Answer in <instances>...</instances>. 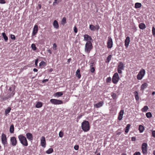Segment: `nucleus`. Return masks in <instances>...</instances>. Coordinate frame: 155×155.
Here are the masks:
<instances>
[{
    "instance_id": "obj_1",
    "label": "nucleus",
    "mask_w": 155,
    "mask_h": 155,
    "mask_svg": "<svg viewBox=\"0 0 155 155\" xmlns=\"http://www.w3.org/2000/svg\"><path fill=\"white\" fill-rule=\"evenodd\" d=\"M81 128L84 132H87L90 130V127L89 122L87 120H84L82 123Z\"/></svg>"
},
{
    "instance_id": "obj_2",
    "label": "nucleus",
    "mask_w": 155,
    "mask_h": 155,
    "mask_svg": "<svg viewBox=\"0 0 155 155\" xmlns=\"http://www.w3.org/2000/svg\"><path fill=\"white\" fill-rule=\"evenodd\" d=\"M18 138L20 143L23 145L27 146L28 145V143L26 137L22 135H20L18 136Z\"/></svg>"
},
{
    "instance_id": "obj_3",
    "label": "nucleus",
    "mask_w": 155,
    "mask_h": 155,
    "mask_svg": "<svg viewBox=\"0 0 155 155\" xmlns=\"http://www.w3.org/2000/svg\"><path fill=\"white\" fill-rule=\"evenodd\" d=\"M92 46L91 42L90 41H87V42L85 45V51L89 52L92 49Z\"/></svg>"
},
{
    "instance_id": "obj_4",
    "label": "nucleus",
    "mask_w": 155,
    "mask_h": 155,
    "mask_svg": "<svg viewBox=\"0 0 155 155\" xmlns=\"http://www.w3.org/2000/svg\"><path fill=\"white\" fill-rule=\"evenodd\" d=\"M145 71L143 69L140 70L137 75V79L138 80H141L143 77L145 75Z\"/></svg>"
},
{
    "instance_id": "obj_5",
    "label": "nucleus",
    "mask_w": 155,
    "mask_h": 155,
    "mask_svg": "<svg viewBox=\"0 0 155 155\" xmlns=\"http://www.w3.org/2000/svg\"><path fill=\"white\" fill-rule=\"evenodd\" d=\"M119 79V78L118 74L117 73H114L112 77V82L114 84H117L118 82Z\"/></svg>"
},
{
    "instance_id": "obj_6",
    "label": "nucleus",
    "mask_w": 155,
    "mask_h": 155,
    "mask_svg": "<svg viewBox=\"0 0 155 155\" xmlns=\"http://www.w3.org/2000/svg\"><path fill=\"white\" fill-rule=\"evenodd\" d=\"M124 65L123 63L120 62L118 63L117 67V71L119 73H122V70H124Z\"/></svg>"
},
{
    "instance_id": "obj_7",
    "label": "nucleus",
    "mask_w": 155,
    "mask_h": 155,
    "mask_svg": "<svg viewBox=\"0 0 155 155\" xmlns=\"http://www.w3.org/2000/svg\"><path fill=\"white\" fill-rule=\"evenodd\" d=\"M50 102L52 104L55 105L61 104L63 103L62 101L54 99H51L50 100Z\"/></svg>"
},
{
    "instance_id": "obj_8",
    "label": "nucleus",
    "mask_w": 155,
    "mask_h": 155,
    "mask_svg": "<svg viewBox=\"0 0 155 155\" xmlns=\"http://www.w3.org/2000/svg\"><path fill=\"white\" fill-rule=\"evenodd\" d=\"M2 142L4 146L7 144V141L6 135L4 134H2L1 136Z\"/></svg>"
},
{
    "instance_id": "obj_9",
    "label": "nucleus",
    "mask_w": 155,
    "mask_h": 155,
    "mask_svg": "<svg viewBox=\"0 0 155 155\" xmlns=\"http://www.w3.org/2000/svg\"><path fill=\"white\" fill-rule=\"evenodd\" d=\"M147 144L146 143H143L142 145V153L143 154L147 153Z\"/></svg>"
},
{
    "instance_id": "obj_10",
    "label": "nucleus",
    "mask_w": 155,
    "mask_h": 155,
    "mask_svg": "<svg viewBox=\"0 0 155 155\" xmlns=\"http://www.w3.org/2000/svg\"><path fill=\"white\" fill-rule=\"evenodd\" d=\"M10 141L11 144L13 146H15L16 145L17 143V140L15 137H13L11 138Z\"/></svg>"
},
{
    "instance_id": "obj_11",
    "label": "nucleus",
    "mask_w": 155,
    "mask_h": 155,
    "mask_svg": "<svg viewBox=\"0 0 155 155\" xmlns=\"http://www.w3.org/2000/svg\"><path fill=\"white\" fill-rule=\"evenodd\" d=\"M41 146L44 147H45L46 143L45 141V137L42 136L41 137Z\"/></svg>"
},
{
    "instance_id": "obj_12",
    "label": "nucleus",
    "mask_w": 155,
    "mask_h": 155,
    "mask_svg": "<svg viewBox=\"0 0 155 155\" xmlns=\"http://www.w3.org/2000/svg\"><path fill=\"white\" fill-rule=\"evenodd\" d=\"M26 136L28 139L30 141H32L33 140V136L32 134L29 133H28L26 134Z\"/></svg>"
},
{
    "instance_id": "obj_13",
    "label": "nucleus",
    "mask_w": 155,
    "mask_h": 155,
    "mask_svg": "<svg viewBox=\"0 0 155 155\" xmlns=\"http://www.w3.org/2000/svg\"><path fill=\"white\" fill-rule=\"evenodd\" d=\"M38 31V26L36 25H35L33 28V31L32 32V35H35L37 33Z\"/></svg>"
},
{
    "instance_id": "obj_14",
    "label": "nucleus",
    "mask_w": 155,
    "mask_h": 155,
    "mask_svg": "<svg viewBox=\"0 0 155 155\" xmlns=\"http://www.w3.org/2000/svg\"><path fill=\"white\" fill-rule=\"evenodd\" d=\"M113 45V41L112 39H108L107 42V47L108 48H111Z\"/></svg>"
},
{
    "instance_id": "obj_15",
    "label": "nucleus",
    "mask_w": 155,
    "mask_h": 155,
    "mask_svg": "<svg viewBox=\"0 0 155 155\" xmlns=\"http://www.w3.org/2000/svg\"><path fill=\"white\" fill-rule=\"evenodd\" d=\"M124 114V110H121L119 114L118 119L119 120H121L123 118V116Z\"/></svg>"
},
{
    "instance_id": "obj_16",
    "label": "nucleus",
    "mask_w": 155,
    "mask_h": 155,
    "mask_svg": "<svg viewBox=\"0 0 155 155\" xmlns=\"http://www.w3.org/2000/svg\"><path fill=\"white\" fill-rule=\"evenodd\" d=\"M104 104V102L103 101H101L98 103L95 104L94 105V107L97 108H98L102 106Z\"/></svg>"
},
{
    "instance_id": "obj_17",
    "label": "nucleus",
    "mask_w": 155,
    "mask_h": 155,
    "mask_svg": "<svg viewBox=\"0 0 155 155\" xmlns=\"http://www.w3.org/2000/svg\"><path fill=\"white\" fill-rule=\"evenodd\" d=\"M9 90L10 91H12L11 96H13L15 94L14 92L15 86L14 85H12L11 87L9 88Z\"/></svg>"
},
{
    "instance_id": "obj_18",
    "label": "nucleus",
    "mask_w": 155,
    "mask_h": 155,
    "mask_svg": "<svg viewBox=\"0 0 155 155\" xmlns=\"http://www.w3.org/2000/svg\"><path fill=\"white\" fill-rule=\"evenodd\" d=\"M148 84L146 83H144L142 84L141 86V91L144 90L148 86Z\"/></svg>"
},
{
    "instance_id": "obj_19",
    "label": "nucleus",
    "mask_w": 155,
    "mask_h": 155,
    "mask_svg": "<svg viewBox=\"0 0 155 155\" xmlns=\"http://www.w3.org/2000/svg\"><path fill=\"white\" fill-rule=\"evenodd\" d=\"M63 94V92L62 91L57 92L55 93L54 96L57 97L61 96Z\"/></svg>"
},
{
    "instance_id": "obj_20",
    "label": "nucleus",
    "mask_w": 155,
    "mask_h": 155,
    "mask_svg": "<svg viewBox=\"0 0 155 155\" xmlns=\"http://www.w3.org/2000/svg\"><path fill=\"white\" fill-rule=\"evenodd\" d=\"M53 25L55 28L57 29L58 28L59 25L58 21L56 20H55L54 21L53 23Z\"/></svg>"
},
{
    "instance_id": "obj_21",
    "label": "nucleus",
    "mask_w": 155,
    "mask_h": 155,
    "mask_svg": "<svg viewBox=\"0 0 155 155\" xmlns=\"http://www.w3.org/2000/svg\"><path fill=\"white\" fill-rule=\"evenodd\" d=\"M42 106V103L41 102H38L36 104L35 107L36 108L41 107Z\"/></svg>"
},
{
    "instance_id": "obj_22",
    "label": "nucleus",
    "mask_w": 155,
    "mask_h": 155,
    "mask_svg": "<svg viewBox=\"0 0 155 155\" xmlns=\"http://www.w3.org/2000/svg\"><path fill=\"white\" fill-rule=\"evenodd\" d=\"M139 28L143 30L146 28L145 25L143 23H141L139 25Z\"/></svg>"
},
{
    "instance_id": "obj_23",
    "label": "nucleus",
    "mask_w": 155,
    "mask_h": 155,
    "mask_svg": "<svg viewBox=\"0 0 155 155\" xmlns=\"http://www.w3.org/2000/svg\"><path fill=\"white\" fill-rule=\"evenodd\" d=\"M144 130V127L142 125H140L139 127V130L140 133H142Z\"/></svg>"
},
{
    "instance_id": "obj_24",
    "label": "nucleus",
    "mask_w": 155,
    "mask_h": 155,
    "mask_svg": "<svg viewBox=\"0 0 155 155\" xmlns=\"http://www.w3.org/2000/svg\"><path fill=\"white\" fill-rule=\"evenodd\" d=\"M80 72V70L79 69H78L76 72V75L79 78H80L81 77Z\"/></svg>"
},
{
    "instance_id": "obj_25",
    "label": "nucleus",
    "mask_w": 155,
    "mask_h": 155,
    "mask_svg": "<svg viewBox=\"0 0 155 155\" xmlns=\"http://www.w3.org/2000/svg\"><path fill=\"white\" fill-rule=\"evenodd\" d=\"M135 99L137 101H138L139 99L138 96V94L137 91H135L134 92Z\"/></svg>"
},
{
    "instance_id": "obj_26",
    "label": "nucleus",
    "mask_w": 155,
    "mask_h": 155,
    "mask_svg": "<svg viewBox=\"0 0 155 155\" xmlns=\"http://www.w3.org/2000/svg\"><path fill=\"white\" fill-rule=\"evenodd\" d=\"M141 6V4L140 3H136L135 5V8H140Z\"/></svg>"
},
{
    "instance_id": "obj_27",
    "label": "nucleus",
    "mask_w": 155,
    "mask_h": 155,
    "mask_svg": "<svg viewBox=\"0 0 155 155\" xmlns=\"http://www.w3.org/2000/svg\"><path fill=\"white\" fill-rule=\"evenodd\" d=\"M130 42V39H125V45L126 48L128 46Z\"/></svg>"
},
{
    "instance_id": "obj_28",
    "label": "nucleus",
    "mask_w": 155,
    "mask_h": 155,
    "mask_svg": "<svg viewBox=\"0 0 155 155\" xmlns=\"http://www.w3.org/2000/svg\"><path fill=\"white\" fill-rule=\"evenodd\" d=\"M66 20L65 17H63L61 23L62 25H64L66 23Z\"/></svg>"
},
{
    "instance_id": "obj_29",
    "label": "nucleus",
    "mask_w": 155,
    "mask_h": 155,
    "mask_svg": "<svg viewBox=\"0 0 155 155\" xmlns=\"http://www.w3.org/2000/svg\"><path fill=\"white\" fill-rule=\"evenodd\" d=\"M148 109L149 108L147 106H145L141 110L143 112H146Z\"/></svg>"
},
{
    "instance_id": "obj_30",
    "label": "nucleus",
    "mask_w": 155,
    "mask_h": 155,
    "mask_svg": "<svg viewBox=\"0 0 155 155\" xmlns=\"http://www.w3.org/2000/svg\"><path fill=\"white\" fill-rule=\"evenodd\" d=\"M14 131V127L13 125H12L10 126V133H13Z\"/></svg>"
},
{
    "instance_id": "obj_31",
    "label": "nucleus",
    "mask_w": 155,
    "mask_h": 155,
    "mask_svg": "<svg viewBox=\"0 0 155 155\" xmlns=\"http://www.w3.org/2000/svg\"><path fill=\"white\" fill-rule=\"evenodd\" d=\"M146 116L148 118H150L152 116L151 113V112H148L146 113Z\"/></svg>"
},
{
    "instance_id": "obj_32",
    "label": "nucleus",
    "mask_w": 155,
    "mask_h": 155,
    "mask_svg": "<svg viewBox=\"0 0 155 155\" xmlns=\"http://www.w3.org/2000/svg\"><path fill=\"white\" fill-rule=\"evenodd\" d=\"M53 151V149L52 148H50L47 150L46 152V153L48 154H50L52 153Z\"/></svg>"
},
{
    "instance_id": "obj_33",
    "label": "nucleus",
    "mask_w": 155,
    "mask_h": 155,
    "mask_svg": "<svg viewBox=\"0 0 155 155\" xmlns=\"http://www.w3.org/2000/svg\"><path fill=\"white\" fill-rule=\"evenodd\" d=\"M11 110V108L10 107H8L5 110V114L7 115V114L9 113Z\"/></svg>"
},
{
    "instance_id": "obj_34",
    "label": "nucleus",
    "mask_w": 155,
    "mask_h": 155,
    "mask_svg": "<svg viewBox=\"0 0 155 155\" xmlns=\"http://www.w3.org/2000/svg\"><path fill=\"white\" fill-rule=\"evenodd\" d=\"M111 57L112 55H109L107 57V60L106 61V62L108 63H109L111 60Z\"/></svg>"
},
{
    "instance_id": "obj_35",
    "label": "nucleus",
    "mask_w": 155,
    "mask_h": 155,
    "mask_svg": "<svg viewBox=\"0 0 155 155\" xmlns=\"http://www.w3.org/2000/svg\"><path fill=\"white\" fill-rule=\"evenodd\" d=\"M31 47L34 51H35L36 49V46L34 44H33L31 45Z\"/></svg>"
},
{
    "instance_id": "obj_36",
    "label": "nucleus",
    "mask_w": 155,
    "mask_h": 155,
    "mask_svg": "<svg viewBox=\"0 0 155 155\" xmlns=\"http://www.w3.org/2000/svg\"><path fill=\"white\" fill-rule=\"evenodd\" d=\"M111 78L110 77H108L106 79V83H109L111 82Z\"/></svg>"
},
{
    "instance_id": "obj_37",
    "label": "nucleus",
    "mask_w": 155,
    "mask_h": 155,
    "mask_svg": "<svg viewBox=\"0 0 155 155\" xmlns=\"http://www.w3.org/2000/svg\"><path fill=\"white\" fill-rule=\"evenodd\" d=\"M117 95L116 94L114 93H111V96L113 99H115Z\"/></svg>"
},
{
    "instance_id": "obj_38",
    "label": "nucleus",
    "mask_w": 155,
    "mask_h": 155,
    "mask_svg": "<svg viewBox=\"0 0 155 155\" xmlns=\"http://www.w3.org/2000/svg\"><path fill=\"white\" fill-rule=\"evenodd\" d=\"M92 30H95V27L93 25H90L89 27Z\"/></svg>"
},
{
    "instance_id": "obj_39",
    "label": "nucleus",
    "mask_w": 155,
    "mask_h": 155,
    "mask_svg": "<svg viewBox=\"0 0 155 155\" xmlns=\"http://www.w3.org/2000/svg\"><path fill=\"white\" fill-rule=\"evenodd\" d=\"M90 71L91 73H94V72L95 69L93 66L90 67Z\"/></svg>"
},
{
    "instance_id": "obj_40",
    "label": "nucleus",
    "mask_w": 155,
    "mask_h": 155,
    "mask_svg": "<svg viewBox=\"0 0 155 155\" xmlns=\"http://www.w3.org/2000/svg\"><path fill=\"white\" fill-rule=\"evenodd\" d=\"M84 39H91V37L87 35H84Z\"/></svg>"
},
{
    "instance_id": "obj_41",
    "label": "nucleus",
    "mask_w": 155,
    "mask_h": 155,
    "mask_svg": "<svg viewBox=\"0 0 155 155\" xmlns=\"http://www.w3.org/2000/svg\"><path fill=\"white\" fill-rule=\"evenodd\" d=\"M63 132L61 131H60L59 134V136L60 137H62L63 136Z\"/></svg>"
},
{
    "instance_id": "obj_42",
    "label": "nucleus",
    "mask_w": 155,
    "mask_h": 155,
    "mask_svg": "<svg viewBox=\"0 0 155 155\" xmlns=\"http://www.w3.org/2000/svg\"><path fill=\"white\" fill-rule=\"evenodd\" d=\"M152 32L153 35H155V28L154 27H152Z\"/></svg>"
},
{
    "instance_id": "obj_43",
    "label": "nucleus",
    "mask_w": 155,
    "mask_h": 155,
    "mask_svg": "<svg viewBox=\"0 0 155 155\" xmlns=\"http://www.w3.org/2000/svg\"><path fill=\"white\" fill-rule=\"evenodd\" d=\"M57 47L56 44L55 43H54L53 44V48L54 50H56V49Z\"/></svg>"
},
{
    "instance_id": "obj_44",
    "label": "nucleus",
    "mask_w": 155,
    "mask_h": 155,
    "mask_svg": "<svg viewBox=\"0 0 155 155\" xmlns=\"http://www.w3.org/2000/svg\"><path fill=\"white\" fill-rule=\"evenodd\" d=\"M2 35L4 38V39H8L5 33H2Z\"/></svg>"
},
{
    "instance_id": "obj_45",
    "label": "nucleus",
    "mask_w": 155,
    "mask_h": 155,
    "mask_svg": "<svg viewBox=\"0 0 155 155\" xmlns=\"http://www.w3.org/2000/svg\"><path fill=\"white\" fill-rule=\"evenodd\" d=\"M133 155H141V154L139 152H136L134 153Z\"/></svg>"
},
{
    "instance_id": "obj_46",
    "label": "nucleus",
    "mask_w": 155,
    "mask_h": 155,
    "mask_svg": "<svg viewBox=\"0 0 155 155\" xmlns=\"http://www.w3.org/2000/svg\"><path fill=\"white\" fill-rule=\"evenodd\" d=\"M94 64V62L93 61H91L90 62V65L91 67H93Z\"/></svg>"
},
{
    "instance_id": "obj_47",
    "label": "nucleus",
    "mask_w": 155,
    "mask_h": 155,
    "mask_svg": "<svg viewBox=\"0 0 155 155\" xmlns=\"http://www.w3.org/2000/svg\"><path fill=\"white\" fill-rule=\"evenodd\" d=\"M74 32L76 33L78 32V29L76 27V26H74Z\"/></svg>"
},
{
    "instance_id": "obj_48",
    "label": "nucleus",
    "mask_w": 155,
    "mask_h": 155,
    "mask_svg": "<svg viewBox=\"0 0 155 155\" xmlns=\"http://www.w3.org/2000/svg\"><path fill=\"white\" fill-rule=\"evenodd\" d=\"M5 0H0V3L2 4H4L5 3Z\"/></svg>"
},
{
    "instance_id": "obj_49",
    "label": "nucleus",
    "mask_w": 155,
    "mask_h": 155,
    "mask_svg": "<svg viewBox=\"0 0 155 155\" xmlns=\"http://www.w3.org/2000/svg\"><path fill=\"white\" fill-rule=\"evenodd\" d=\"M152 134L153 137H155V130L152 131Z\"/></svg>"
},
{
    "instance_id": "obj_50",
    "label": "nucleus",
    "mask_w": 155,
    "mask_h": 155,
    "mask_svg": "<svg viewBox=\"0 0 155 155\" xmlns=\"http://www.w3.org/2000/svg\"><path fill=\"white\" fill-rule=\"evenodd\" d=\"M74 149L76 150H77L79 148V146L78 145H76L74 146Z\"/></svg>"
},
{
    "instance_id": "obj_51",
    "label": "nucleus",
    "mask_w": 155,
    "mask_h": 155,
    "mask_svg": "<svg viewBox=\"0 0 155 155\" xmlns=\"http://www.w3.org/2000/svg\"><path fill=\"white\" fill-rule=\"evenodd\" d=\"M45 64V62L43 61H42L40 64H39V66H41L42 65H44Z\"/></svg>"
},
{
    "instance_id": "obj_52",
    "label": "nucleus",
    "mask_w": 155,
    "mask_h": 155,
    "mask_svg": "<svg viewBox=\"0 0 155 155\" xmlns=\"http://www.w3.org/2000/svg\"><path fill=\"white\" fill-rule=\"evenodd\" d=\"M130 124H127V126L126 127V129H128V130H129V128L130 127Z\"/></svg>"
},
{
    "instance_id": "obj_53",
    "label": "nucleus",
    "mask_w": 155,
    "mask_h": 155,
    "mask_svg": "<svg viewBox=\"0 0 155 155\" xmlns=\"http://www.w3.org/2000/svg\"><path fill=\"white\" fill-rule=\"evenodd\" d=\"M95 27V30H98L99 28V26L98 25H96V26H94Z\"/></svg>"
},
{
    "instance_id": "obj_54",
    "label": "nucleus",
    "mask_w": 155,
    "mask_h": 155,
    "mask_svg": "<svg viewBox=\"0 0 155 155\" xmlns=\"http://www.w3.org/2000/svg\"><path fill=\"white\" fill-rule=\"evenodd\" d=\"M11 39H15V36L14 35H11Z\"/></svg>"
},
{
    "instance_id": "obj_55",
    "label": "nucleus",
    "mask_w": 155,
    "mask_h": 155,
    "mask_svg": "<svg viewBox=\"0 0 155 155\" xmlns=\"http://www.w3.org/2000/svg\"><path fill=\"white\" fill-rule=\"evenodd\" d=\"M131 140L133 141H134L136 140V138L135 137H132L131 138Z\"/></svg>"
},
{
    "instance_id": "obj_56",
    "label": "nucleus",
    "mask_w": 155,
    "mask_h": 155,
    "mask_svg": "<svg viewBox=\"0 0 155 155\" xmlns=\"http://www.w3.org/2000/svg\"><path fill=\"white\" fill-rule=\"evenodd\" d=\"M48 79H44V80H43L42 81V82L43 83H44L45 82H47L48 81Z\"/></svg>"
},
{
    "instance_id": "obj_57",
    "label": "nucleus",
    "mask_w": 155,
    "mask_h": 155,
    "mask_svg": "<svg viewBox=\"0 0 155 155\" xmlns=\"http://www.w3.org/2000/svg\"><path fill=\"white\" fill-rule=\"evenodd\" d=\"M59 0H55L54 2L53 3V5H55L57 2H58Z\"/></svg>"
},
{
    "instance_id": "obj_58",
    "label": "nucleus",
    "mask_w": 155,
    "mask_h": 155,
    "mask_svg": "<svg viewBox=\"0 0 155 155\" xmlns=\"http://www.w3.org/2000/svg\"><path fill=\"white\" fill-rule=\"evenodd\" d=\"M38 59H36L35 62V64L36 66H37L38 64Z\"/></svg>"
},
{
    "instance_id": "obj_59",
    "label": "nucleus",
    "mask_w": 155,
    "mask_h": 155,
    "mask_svg": "<svg viewBox=\"0 0 155 155\" xmlns=\"http://www.w3.org/2000/svg\"><path fill=\"white\" fill-rule=\"evenodd\" d=\"M48 51L50 54H51V50L49 49L48 50Z\"/></svg>"
},
{
    "instance_id": "obj_60",
    "label": "nucleus",
    "mask_w": 155,
    "mask_h": 155,
    "mask_svg": "<svg viewBox=\"0 0 155 155\" xmlns=\"http://www.w3.org/2000/svg\"><path fill=\"white\" fill-rule=\"evenodd\" d=\"M38 70L37 69H36V68H34L33 69V71H34V72H37L38 71Z\"/></svg>"
},
{
    "instance_id": "obj_61",
    "label": "nucleus",
    "mask_w": 155,
    "mask_h": 155,
    "mask_svg": "<svg viewBox=\"0 0 155 155\" xmlns=\"http://www.w3.org/2000/svg\"><path fill=\"white\" fill-rule=\"evenodd\" d=\"M71 58H69V59L68 60V61H67V62H68V63H69L70 62V61H71Z\"/></svg>"
},
{
    "instance_id": "obj_62",
    "label": "nucleus",
    "mask_w": 155,
    "mask_h": 155,
    "mask_svg": "<svg viewBox=\"0 0 155 155\" xmlns=\"http://www.w3.org/2000/svg\"><path fill=\"white\" fill-rule=\"evenodd\" d=\"M128 131H129V130H128L126 129V130H125V132L126 133H128Z\"/></svg>"
},
{
    "instance_id": "obj_63",
    "label": "nucleus",
    "mask_w": 155,
    "mask_h": 155,
    "mask_svg": "<svg viewBox=\"0 0 155 155\" xmlns=\"http://www.w3.org/2000/svg\"><path fill=\"white\" fill-rule=\"evenodd\" d=\"M53 69L52 68H51L49 70V71L50 72H52L53 71Z\"/></svg>"
},
{
    "instance_id": "obj_64",
    "label": "nucleus",
    "mask_w": 155,
    "mask_h": 155,
    "mask_svg": "<svg viewBox=\"0 0 155 155\" xmlns=\"http://www.w3.org/2000/svg\"><path fill=\"white\" fill-rule=\"evenodd\" d=\"M155 94V91H153L152 93V95H154Z\"/></svg>"
}]
</instances>
